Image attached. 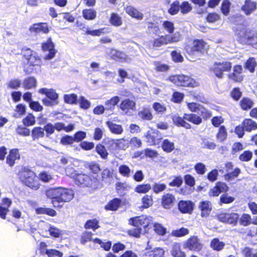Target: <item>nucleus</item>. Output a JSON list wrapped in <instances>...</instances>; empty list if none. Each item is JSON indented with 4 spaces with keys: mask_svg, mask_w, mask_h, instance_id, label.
<instances>
[{
    "mask_svg": "<svg viewBox=\"0 0 257 257\" xmlns=\"http://www.w3.org/2000/svg\"><path fill=\"white\" fill-rule=\"evenodd\" d=\"M46 196L52 200L55 208H61L64 203L70 201L74 197L73 191L64 187L50 188L45 191Z\"/></svg>",
    "mask_w": 257,
    "mask_h": 257,
    "instance_id": "f257e3e1",
    "label": "nucleus"
},
{
    "mask_svg": "<svg viewBox=\"0 0 257 257\" xmlns=\"http://www.w3.org/2000/svg\"><path fill=\"white\" fill-rule=\"evenodd\" d=\"M181 35L179 32H176L172 35L160 36L153 40L150 44L147 43V45L150 48H159L168 44L177 43L180 41Z\"/></svg>",
    "mask_w": 257,
    "mask_h": 257,
    "instance_id": "f03ea898",
    "label": "nucleus"
},
{
    "mask_svg": "<svg viewBox=\"0 0 257 257\" xmlns=\"http://www.w3.org/2000/svg\"><path fill=\"white\" fill-rule=\"evenodd\" d=\"M236 33L240 37L246 39V42L257 49V33L250 30L243 25H238L236 28Z\"/></svg>",
    "mask_w": 257,
    "mask_h": 257,
    "instance_id": "7ed1b4c3",
    "label": "nucleus"
},
{
    "mask_svg": "<svg viewBox=\"0 0 257 257\" xmlns=\"http://www.w3.org/2000/svg\"><path fill=\"white\" fill-rule=\"evenodd\" d=\"M21 181L28 187L36 190L40 187V184L34 172L24 169L19 175Z\"/></svg>",
    "mask_w": 257,
    "mask_h": 257,
    "instance_id": "20e7f679",
    "label": "nucleus"
},
{
    "mask_svg": "<svg viewBox=\"0 0 257 257\" xmlns=\"http://www.w3.org/2000/svg\"><path fill=\"white\" fill-rule=\"evenodd\" d=\"M168 80L177 86L196 87L198 83L192 78L184 75H172Z\"/></svg>",
    "mask_w": 257,
    "mask_h": 257,
    "instance_id": "39448f33",
    "label": "nucleus"
},
{
    "mask_svg": "<svg viewBox=\"0 0 257 257\" xmlns=\"http://www.w3.org/2000/svg\"><path fill=\"white\" fill-rule=\"evenodd\" d=\"M231 68V64L229 62L223 61L215 62L211 67L210 70L218 78H222L223 72L229 71Z\"/></svg>",
    "mask_w": 257,
    "mask_h": 257,
    "instance_id": "423d86ee",
    "label": "nucleus"
},
{
    "mask_svg": "<svg viewBox=\"0 0 257 257\" xmlns=\"http://www.w3.org/2000/svg\"><path fill=\"white\" fill-rule=\"evenodd\" d=\"M218 219L222 222L227 223L233 226L237 225L239 219V214L236 213H220L217 215Z\"/></svg>",
    "mask_w": 257,
    "mask_h": 257,
    "instance_id": "0eeeda50",
    "label": "nucleus"
},
{
    "mask_svg": "<svg viewBox=\"0 0 257 257\" xmlns=\"http://www.w3.org/2000/svg\"><path fill=\"white\" fill-rule=\"evenodd\" d=\"M152 221V217L142 215L131 218L129 222L130 224L140 228L141 226L143 227H147Z\"/></svg>",
    "mask_w": 257,
    "mask_h": 257,
    "instance_id": "6e6552de",
    "label": "nucleus"
},
{
    "mask_svg": "<svg viewBox=\"0 0 257 257\" xmlns=\"http://www.w3.org/2000/svg\"><path fill=\"white\" fill-rule=\"evenodd\" d=\"M75 181L77 185L82 186L91 187L94 183L96 182V179L91 178L89 176L84 174H78L75 178Z\"/></svg>",
    "mask_w": 257,
    "mask_h": 257,
    "instance_id": "1a4fd4ad",
    "label": "nucleus"
},
{
    "mask_svg": "<svg viewBox=\"0 0 257 257\" xmlns=\"http://www.w3.org/2000/svg\"><path fill=\"white\" fill-rule=\"evenodd\" d=\"M23 53L30 65L36 66L41 64V59L36 52L30 49H27L23 52Z\"/></svg>",
    "mask_w": 257,
    "mask_h": 257,
    "instance_id": "9d476101",
    "label": "nucleus"
},
{
    "mask_svg": "<svg viewBox=\"0 0 257 257\" xmlns=\"http://www.w3.org/2000/svg\"><path fill=\"white\" fill-rule=\"evenodd\" d=\"M42 48L44 51L49 52V53L45 55V59L51 60L55 57L57 51L54 49V45L50 38L46 42L42 44Z\"/></svg>",
    "mask_w": 257,
    "mask_h": 257,
    "instance_id": "9b49d317",
    "label": "nucleus"
},
{
    "mask_svg": "<svg viewBox=\"0 0 257 257\" xmlns=\"http://www.w3.org/2000/svg\"><path fill=\"white\" fill-rule=\"evenodd\" d=\"M184 246L191 250L199 251L202 247V245L197 237L193 236L187 240L184 244Z\"/></svg>",
    "mask_w": 257,
    "mask_h": 257,
    "instance_id": "f8f14e48",
    "label": "nucleus"
},
{
    "mask_svg": "<svg viewBox=\"0 0 257 257\" xmlns=\"http://www.w3.org/2000/svg\"><path fill=\"white\" fill-rule=\"evenodd\" d=\"M178 207L181 213L191 214L193 210L194 204L190 200H181L178 204Z\"/></svg>",
    "mask_w": 257,
    "mask_h": 257,
    "instance_id": "ddd939ff",
    "label": "nucleus"
},
{
    "mask_svg": "<svg viewBox=\"0 0 257 257\" xmlns=\"http://www.w3.org/2000/svg\"><path fill=\"white\" fill-rule=\"evenodd\" d=\"M228 189L225 183L218 182L215 186L210 190L209 195L210 196H218L220 193L227 191Z\"/></svg>",
    "mask_w": 257,
    "mask_h": 257,
    "instance_id": "4468645a",
    "label": "nucleus"
},
{
    "mask_svg": "<svg viewBox=\"0 0 257 257\" xmlns=\"http://www.w3.org/2000/svg\"><path fill=\"white\" fill-rule=\"evenodd\" d=\"M109 56L113 60L121 62H128L130 59L124 53L115 49H110Z\"/></svg>",
    "mask_w": 257,
    "mask_h": 257,
    "instance_id": "2eb2a0df",
    "label": "nucleus"
},
{
    "mask_svg": "<svg viewBox=\"0 0 257 257\" xmlns=\"http://www.w3.org/2000/svg\"><path fill=\"white\" fill-rule=\"evenodd\" d=\"M120 108L125 114H128L131 110L136 109V102L130 99H125L120 104Z\"/></svg>",
    "mask_w": 257,
    "mask_h": 257,
    "instance_id": "dca6fc26",
    "label": "nucleus"
},
{
    "mask_svg": "<svg viewBox=\"0 0 257 257\" xmlns=\"http://www.w3.org/2000/svg\"><path fill=\"white\" fill-rule=\"evenodd\" d=\"M175 198L171 194L167 193L164 195L162 199V205L165 209H170L172 208L175 202Z\"/></svg>",
    "mask_w": 257,
    "mask_h": 257,
    "instance_id": "f3484780",
    "label": "nucleus"
},
{
    "mask_svg": "<svg viewBox=\"0 0 257 257\" xmlns=\"http://www.w3.org/2000/svg\"><path fill=\"white\" fill-rule=\"evenodd\" d=\"M12 203L11 200L8 198H5L2 200L0 205V216L3 219H5L6 214L9 211V207Z\"/></svg>",
    "mask_w": 257,
    "mask_h": 257,
    "instance_id": "a211bd4d",
    "label": "nucleus"
},
{
    "mask_svg": "<svg viewBox=\"0 0 257 257\" xmlns=\"http://www.w3.org/2000/svg\"><path fill=\"white\" fill-rule=\"evenodd\" d=\"M199 208L201 210V216L203 217H207L211 210V204L208 201H203L200 203Z\"/></svg>",
    "mask_w": 257,
    "mask_h": 257,
    "instance_id": "6ab92c4d",
    "label": "nucleus"
},
{
    "mask_svg": "<svg viewBox=\"0 0 257 257\" xmlns=\"http://www.w3.org/2000/svg\"><path fill=\"white\" fill-rule=\"evenodd\" d=\"M39 92L41 94H45L48 98L53 100L54 101L59 102L58 94L53 89H48L46 88H41L39 90Z\"/></svg>",
    "mask_w": 257,
    "mask_h": 257,
    "instance_id": "aec40b11",
    "label": "nucleus"
},
{
    "mask_svg": "<svg viewBox=\"0 0 257 257\" xmlns=\"http://www.w3.org/2000/svg\"><path fill=\"white\" fill-rule=\"evenodd\" d=\"M124 10L129 16L137 20H141L143 18V14L132 6H126L125 7Z\"/></svg>",
    "mask_w": 257,
    "mask_h": 257,
    "instance_id": "412c9836",
    "label": "nucleus"
},
{
    "mask_svg": "<svg viewBox=\"0 0 257 257\" xmlns=\"http://www.w3.org/2000/svg\"><path fill=\"white\" fill-rule=\"evenodd\" d=\"M242 67L240 65H236L233 68V72L228 75V77L236 82H240L242 80V76L241 75Z\"/></svg>",
    "mask_w": 257,
    "mask_h": 257,
    "instance_id": "4be33fe9",
    "label": "nucleus"
},
{
    "mask_svg": "<svg viewBox=\"0 0 257 257\" xmlns=\"http://www.w3.org/2000/svg\"><path fill=\"white\" fill-rule=\"evenodd\" d=\"M31 32L35 33L42 32L43 33H48L49 29L46 23H41L35 24L30 28Z\"/></svg>",
    "mask_w": 257,
    "mask_h": 257,
    "instance_id": "5701e85b",
    "label": "nucleus"
},
{
    "mask_svg": "<svg viewBox=\"0 0 257 257\" xmlns=\"http://www.w3.org/2000/svg\"><path fill=\"white\" fill-rule=\"evenodd\" d=\"M256 8V3L250 0H246L244 5L242 7V11L247 15H250L254 12Z\"/></svg>",
    "mask_w": 257,
    "mask_h": 257,
    "instance_id": "b1692460",
    "label": "nucleus"
},
{
    "mask_svg": "<svg viewBox=\"0 0 257 257\" xmlns=\"http://www.w3.org/2000/svg\"><path fill=\"white\" fill-rule=\"evenodd\" d=\"M172 120L174 124L177 126H182L186 129H190L191 127V125L185 120L184 117L182 118L178 114L173 115Z\"/></svg>",
    "mask_w": 257,
    "mask_h": 257,
    "instance_id": "393cba45",
    "label": "nucleus"
},
{
    "mask_svg": "<svg viewBox=\"0 0 257 257\" xmlns=\"http://www.w3.org/2000/svg\"><path fill=\"white\" fill-rule=\"evenodd\" d=\"M106 124L109 131L114 134L120 135L123 133V129L120 124L114 123L110 121H106Z\"/></svg>",
    "mask_w": 257,
    "mask_h": 257,
    "instance_id": "a878e982",
    "label": "nucleus"
},
{
    "mask_svg": "<svg viewBox=\"0 0 257 257\" xmlns=\"http://www.w3.org/2000/svg\"><path fill=\"white\" fill-rule=\"evenodd\" d=\"M20 158V155L18 153V150L17 149L12 150L7 158V163L10 166H13L15 161Z\"/></svg>",
    "mask_w": 257,
    "mask_h": 257,
    "instance_id": "bb28decb",
    "label": "nucleus"
},
{
    "mask_svg": "<svg viewBox=\"0 0 257 257\" xmlns=\"http://www.w3.org/2000/svg\"><path fill=\"white\" fill-rule=\"evenodd\" d=\"M184 119L196 125L200 124L202 122L201 118L193 113H185L184 115Z\"/></svg>",
    "mask_w": 257,
    "mask_h": 257,
    "instance_id": "cd10ccee",
    "label": "nucleus"
},
{
    "mask_svg": "<svg viewBox=\"0 0 257 257\" xmlns=\"http://www.w3.org/2000/svg\"><path fill=\"white\" fill-rule=\"evenodd\" d=\"M140 118L147 120H151L153 119V114L149 108H144L138 113Z\"/></svg>",
    "mask_w": 257,
    "mask_h": 257,
    "instance_id": "c85d7f7f",
    "label": "nucleus"
},
{
    "mask_svg": "<svg viewBox=\"0 0 257 257\" xmlns=\"http://www.w3.org/2000/svg\"><path fill=\"white\" fill-rule=\"evenodd\" d=\"M37 80L33 77H30L25 79L23 82V86L26 89H31L36 87Z\"/></svg>",
    "mask_w": 257,
    "mask_h": 257,
    "instance_id": "c756f323",
    "label": "nucleus"
},
{
    "mask_svg": "<svg viewBox=\"0 0 257 257\" xmlns=\"http://www.w3.org/2000/svg\"><path fill=\"white\" fill-rule=\"evenodd\" d=\"M224 246L225 243L217 238L213 239L210 242V247L214 250L220 251Z\"/></svg>",
    "mask_w": 257,
    "mask_h": 257,
    "instance_id": "7c9ffc66",
    "label": "nucleus"
},
{
    "mask_svg": "<svg viewBox=\"0 0 257 257\" xmlns=\"http://www.w3.org/2000/svg\"><path fill=\"white\" fill-rule=\"evenodd\" d=\"M243 127L246 131H251L257 128V123L251 119H246L243 122Z\"/></svg>",
    "mask_w": 257,
    "mask_h": 257,
    "instance_id": "2f4dec72",
    "label": "nucleus"
},
{
    "mask_svg": "<svg viewBox=\"0 0 257 257\" xmlns=\"http://www.w3.org/2000/svg\"><path fill=\"white\" fill-rule=\"evenodd\" d=\"M130 186L126 183L117 182L115 184V189L118 194L122 196L125 194V191L128 190Z\"/></svg>",
    "mask_w": 257,
    "mask_h": 257,
    "instance_id": "473e14b6",
    "label": "nucleus"
},
{
    "mask_svg": "<svg viewBox=\"0 0 257 257\" xmlns=\"http://www.w3.org/2000/svg\"><path fill=\"white\" fill-rule=\"evenodd\" d=\"M44 135V130L41 127H35L32 131V137L34 140L43 138Z\"/></svg>",
    "mask_w": 257,
    "mask_h": 257,
    "instance_id": "72a5a7b5",
    "label": "nucleus"
},
{
    "mask_svg": "<svg viewBox=\"0 0 257 257\" xmlns=\"http://www.w3.org/2000/svg\"><path fill=\"white\" fill-rule=\"evenodd\" d=\"M172 255L174 257H185V253L181 250L180 244L178 243L174 244L172 249Z\"/></svg>",
    "mask_w": 257,
    "mask_h": 257,
    "instance_id": "f704fd0d",
    "label": "nucleus"
},
{
    "mask_svg": "<svg viewBox=\"0 0 257 257\" xmlns=\"http://www.w3.org/2000/svg\"><path fill=\"white\" fill-rule=\"evenodd\" d=\"M110 23L115 27H119L122 25L121 18L116 13L111 14L109 19Z\"/></svg>",
    "mask_w": 257,
    "mask_h": 257,
    "instance_id": "c9c22d12",
    "label": "nucleus"
},
{
    "mask_svg": "<svg viewBox=\"0 0 257 257\" xmlns=\"http://www.w3.org/2000/svg\"><path fill=\"white\" fill-rule=\"evenodd\" d=\"M206 44L202 40H196L194 41L191 48V52L194 51H201L205 47Z\"/></svg>",
    "mask_w": 257,
    "mask_h": 257,
    "instance_id": "e433bc0d",
    "label": "nucleus"
},
{
    "mask_svg": "<svg viewBox=\"0 0 257 257\" xmlns=\"http://www.w3.org/2000/svg\"><path fill=\"white\" fill-rule=\"evenodd\" d=\"M240 225L247 226L251 223V217L249 214L243 213L240 217L238 221Z\"/></svg>",
    "mask_w": 257,
    "mask_h": 257,
    "instance_id": "4c0bfd02",
    "label": "nucleus"
},
{
    "mask_svg": "<svg viewBox=\"0 0 257 257\" xmlns=\"http://www.w3.org/2000/svg\"><path fill=\"white\" fill-rule=\"evenodd\" d=\"M47 228L50 235L53 237L58 238L63 234V230H60L55 226H52L49 224H48Z\"/></svg>",
    "mask_w": 257,
    "mask_h": 257,
    "instance_id": "58836bf2",
    "label": "nucleus"
},
{
    "mask_svg": "<svg viewBox=\"0 0 257 257\" xmlns=\"http://www.w3.org/2000/svg\"><path fill=\"white\" fill-rule=\"evenodd\" d=\"M121 203V200L119 198H114L110 201L109 203L105 206V209L109 210H116L118 208Z\"/></svg>",
    "mask_w": 257,
    "mask_h": 257,
    "instance_id": "ea45409f",
    "label": "nucleus"
},
{
    "mask_svg": "<svg viewBox=\"0 0 257 257\" xmlns=\"http://www.w3.org/2000/svg\"><path fill=\"white\" fill-rule=\"evenodd\" d=\"M162 148L163 151L166 152H171L175 148L174 143L168 139H165L163 142Z\"/></svg>",
    "mask_w": 257,
    "mask_h": 257,
    "instance_id": "a19ab883",
    "label": "nucleus"
},
{
    "mask_svg": "<svg viewBox=\"0 0 257 257\" xmlns=\"http://www.w3.org/2000/svg\"><path fill=\"white\" fill-rule=\"evenodd\" d=\"M82 15L85 19L92 20L96 17V12L93 9H85L83 11Z\"/></svg>",
    "mask_w": 257,
    "mask_h": 257,
    "instance_id": "79ce46f5",
    "label": "nucleus"
},
{
    "mask_svg": "<svg viewBox=\"0 0 257 257\" xmlns=\"http://www.w3.org/2000/svg\"><path fill=\"white\" fill-rule=\"evenodd\" d=\"M201 147L204 149L209 150H214L216 148V144L212 141L208 139L202 138L201 144Z\"/></svg>",
    "mask_w": 257,
    "mask_h": 257,
    "instance_id": "37998d69",
    "label": "nucleus"
},
{
    "mask_svg": "<svg viewBox=\"0 0 257 257\" xmlns=\"http://www.w3.org/2000/svg\"><path fill=\"white\" fill-rule=\"evenodd\" d=\"M95 150L102 159H106L107 158L108 153L104 146L101 144L97 145L96 146Z\"/></svg>",
    "mask_w": 257,
    "mask_h": 257,
    "instance_id": "c03bdc74",
    "label": "nucleus"
},
{
    "mask_svg": "<svg viewBox=\"0 0 257 257\" xmlns=\"http://www.w3.org/2000/svg\"><path fill=\"white\" fill-rule=\"evenodd\" d=\"M151 189V186L149 184L138 185L135 188V192L138 193H147Z\"/></svg>",
    "mask_w": 257,
    "mask_h": 257,
    "instance_id": "a18cd8bd",
    "label": "nucleus"
},
{
    "mask_svg": "<svg viewBox=\"0 0 257 257\" xmlns=\"http://www.w3.org/2000/svg\"><path fill=\"white\" fill-rule=\"evenodd\" d=\"M64 102L68 104H76L77 96L75 94H65L63 96Z\"/></svg>",
    "mask_w": 257,
    "mask_h": 257,
    "instance_id": "49530a36",
    "label": "nucleus"
},
{
    "mask_svg": "<svg viewBox=\"0 0 257 257\" xmlns=\"http://www.w3.org/2000/svg\"><path fill=\"white\" fill-rule=\"evenodd\" d=\"M107 29L106 28H101L98 30H87L86 32L87 35H90L92 36H99L102 34L107 33Z\"/></svg>",
    "mask_w": 257,
    "mask_h": 257,
    "instance_id": "de8ad7c7",
    "label": "nucleus"
},
{
    "mask_svg": "<svg viewBox=\"0 0 257 257\" xmlns=\"http://www.w3.org/2000/svg\"><path fill=\"white\" fill-rule=\"evenodd\" d=\"M119 101V97L117 96H114L105 102L106 108L110 109L116 105Z\"/></svg>",
    "mask_w": 257,
    "mask_h": 257,
    "instance_id": "09e8293b",
    "label": "nucleus"
},
{
    "mask_svg": "<svg viewBox=\"0 0 257 257\" xmlns=\"http://www.w3.org/2000/svg\"><path fill=\"white\" fill-rule=\"evenodd\" d=\"M117 140L110 138L106 139L104 143L107 147L110 150H115L117 149Z\"/></svg>",
    "mask_w": 257,
    "mask_h": 257,
    "instance_id": "8fccbe9b",
    "label": "nucleus"
},
{
    "mask_svg": "<svg viewBox=\"0 0 257 257\" xmlns=\"http://www.w3.org/2000/svg\"><path fill=\"white\" fill-rule=\"evenodd\" d=\"M154 230L159 235L163 236L166 233V228L161 224L155 223L153 225Z\"/></svg>",
    "mask_w": 257,
    "mask_h": 257,
    "instance_id": "3c124183",
    "label": "nucleus"
},
{
    "mask_svg": "<svg viewBox=\"0 0 257 257\" xmlns=\"http://www.w3.org/2000/svg\"><path fill=\"white\" fill-rule=\"evenodd\" d=\"M227 136V133L225 127L224 126H220L216 136L217 140L221 142H223L226 139Z\"/></svg>",
    "mask_w": 257,
    "mask_h": 257,
    "instance_id": "603ef678",
    "label": "nucleus"
},
{
    "mask_svg": "<svg viewBox=\"0 0 257 257\" xmlns=\"http://www.w3.org/2000/svg\"><path fill=\"white\" fill-rule=\"evenodd\" d=\"M142 201L143 206L145 208H148L153 205V201L152 196L146 195L144 196L142 199Z\"/></svg>",
    "mask_w": 257,
    "mask_h": 257,
    "instance_id": "864d4df0",
    "label": "nucleus"
},
{
    "mask_svg": "<svg viewBox=\"0 0 257 257\" xmlns=\"http://www.w3.org/2000/svg\"><path fill=\"white\" fill-rule=\"evenodd\" d=\"M118 172L123 177H129L131 176V170L125 165H120L118 168Z\"/></svg>",
    "mask_w": 257,
    "mask_h": 257,
    "instance_id": "5fc2aeb1",
    "label": "nucleus"
},
{
    "mask_svg": "<svg viewBox=\"0 0 257 257\" xmlns=\"http://www.w3.org/2000/svg\"><path fill=\"white\" fill-rule=\"evenodd\" d=\"M189 233L187 228L182 227L179 229L174 230L172 232V235L176 237H182Z\"/></svg>",
    "mask_w": 257,
    "mask_h": 257,
    "instance_id": "6e6d98bb",
    "label": "nucleus"
},
{
    "mask_svg": "<svg viewBox=\"0 0 257 257\" xmlns=\"http://www.w3.org/2000/svg\"><path fill=\"white\" fill-rule=\"evenodd\" d=\"M36 122L35 116L32 114H28L23 119V123L25 126H29L35 124Z\"/></svg>",
    "mask_w": 257,
    "mask_h": 257,
    "instance_id": "4d7b16f0",
    "label": "nucleus"
},
{
    "mask_svg": "<svg viewBox=\"0 0 257 257\" xmlns=\"http://www.w3.org/2000/svg\"><path fill=\"white\" fill-rule=\"evenodd\" d=\"M197 113L204 119H207L211 116V112L201 105Z\"/></svg>",
    "mask_w": 257,
    "mask_h": 257,
    "instance_id": "13d9d810",
    "label": "nucleus"
},
{
    "mask_svg": "<svg viewBox=\"0 0 257 257\" xmlns=\"http://www.w3.org/2000/svg\"><path fill=\"white\" fill-rule=\"evenodd\" d=\"M157 133L155 132H148L146 135L147 142L149 145L156 144L157 141L156 140V135Z\"/></svg>",
    "mask_w": 257,
    "mask_h": 257,
    "instance_id": "bf43d9fd",
    "label": "nucleus"
},
{
    "mask_svg": "<svg viewBox=\"0 0 257 257\" xmlns=\"http://www.w3.org/2000/svg\"><path fill=\"white\" fill-rule=\"evenodd\" d=\"M39 179L43 182H49L53 179L52 175L46 172H42L39 175Z\"/></svg>",
    "mask_w": 257,
    "mask_h": 257,
    "instance_id": "052dcab7",
    "label": "nucleus"
},
{
    "mask_svg": "<svg viewBox=\"0 0 257 257\" xmlns=\"http://www.w3.org/2000/svg\"><path fill=\"white\" fill-rule=\"evenodd\" d=\"M117 149L125 150L129 147L128 140L121 139L117 140Z\"/></svg>",
    "mask_w": 257,
    "mask_h": 257,
    "instance_id": "680f3d73",
    "label": "nucleus"
},
{
    "mask_svg": "<svg viewBox=\"0 0 257 257\" xmlns=\"http://www.w3.org/2000/svg\"><path fill=\"white\" fill-rule=\"evenodd\" d=\"M252 105V101L247 98H243L240 102L241 107L244 110L250 108Z\"/></svg>",
    "mask_w": 257,
    "mask_h": 257,
    "instance_id": "e2e57ef3",
    "label": "nucleus"
},
{
    "mask_svg": "<svg viewBox=\"0 0 257 257\" xmlns=\"http://www.w3.org/2000/svg\"><path fill=\"white\" fill-rule=\"evenodd\" d=\"M153 108L158 114H162L166 111V108L164 105L158 102H155L153 105Z\"/></svg>",
    "mask_w": 257,
    "mask_h": 257,
    "instance_id": "0e129e2a",
    "label": "nucleus"
},
{
    "mask_svg": "<svg viewBox=\"0 0 257 257\" xmlns=\"http://www.w3.org/2000/svg\"><path fill=\"white\" fill-rule=\"evenodd\" d=\"M98 223V222L96 219L88 220L85 224V228L86 229H92L95 230L99 227Z\"/></svg>",
    "mask_w": 257,
    "mask_h": 257,
    "instance_id": "69168bd1",
    "label": "nucleus"
},
{
    "mask_svg": "<svg viewBox=\"0 0 257 257\" xmlns=\"http://www.w3.org/2000/svg\"><path fill=\"white\" fill-rule=\"evenodd\" d=\"M256 62L253 58H250L246 61L245 67L250 72H252L254 70V68L256 66Z\"/></svg>",
    "mask_w": 257,
    "mask_h": 257,
    "instance_id": "338daca9",
    "label": "nucleus"
},
{
    "mask_svg": "<svg viewBox=\"0 0 257 257\" xmlns=\"http://www.w3.org/2000/svg\"><path fill=\"white\" fill-rule=\"evenodd\" d=\"M46 254L48 257H62L63 253L55 249H50L48 250H46Z\"/></svg>",
    "mask_w": 257,
    "mask_h": 257,
    "instance_id": "774afa93",
    "label": "nucleus"
}]
</instances>
